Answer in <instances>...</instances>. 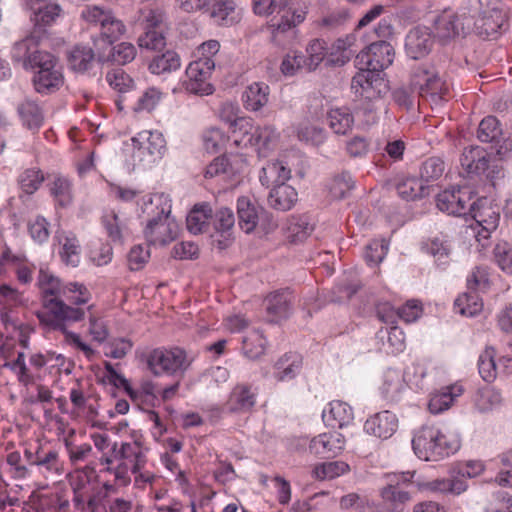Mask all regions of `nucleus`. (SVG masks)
I'll list each match as a JSON object with an SVG mask.
<instances>
[{
  "label": "nucleus",
  "mask_w": 512,
  "mask_h": 512,
  "mask_svg": "<svg viewBox=\"0 0 512 512\" xmlns=\"http://www.w3.org/2000/svg\"><path fill=\"white\" fill-rule=\"evenodd\" d=\"M19 114L23 119L24 123L32 128L38 127L43 124V117L41 111L34 102L26 101L22 103L18 108Z\"/></svg>",
  "instance_id": "56"
},
{
  "label": "nucleus",
  "mask_w": 512,
  "mask_h": 512,
  "mask_svg": "<svg viewBox=\"0 0 512 512\" xmlns=\"http://www.w3.org/2000/svg\"><path fill=\"white\" fill-rule=\"evenodd\" d=\"M314 231V223L307 215L291 216L286 224L285 236L289 243H303Z\"/></svg>",
  "instance_id": "24"
},
{
  "label": "nucleus",
  "mask_w": 512,
  "mask_h": 512,
  "mask_svg": "<svg viewBox=\"0 0 512 512\" xmlns=\"http://www.w3.org/2000/svg\"><path fill=\"white\" fill-rule=\"evenodd\" d=\"M58 320L61 324L60 328L47 329L62 332L65 336V341L67 344L72 345L77 349L81 350L88 359H91L94 356L95 351L88 344L84 343L78 334L67 330V326L69 324L78 322L79 320H69L64 318V316H59Z\"/></svg>",
  "instance_id": "44"
},
{
  "label": "nucleus",
  "mask_w": 512,
  "mask_h": 512,
  "mask_svg": "<svg viewBox=\"0 0 512 512\" xmlns=\"http://www.w3.org/2000/svg\"><path fill=\"white\" fill-rule=\"evenodd\" d=\"M237 212L239 226L245 233L252 232L260 222V208L258 209L245 197L238 199Z\"/></svg>",
  "instance_id": "33"
},
{
  "label": "nucleus",
  "mask_w": 512,
  "mask_h": 512,
  "mask_svg": "<svg viewBox=\"0 0 512 512\" xmlns=\"http://www.w3.org/2000/svg\"><path fill=\"white\" fill-rule=\"evenodd\" d=\"M356 38L354 35H347L345 38H339L333 44L331 62L338 66L346 64L351 57L355 54L352 47L355 45Z\"/></svg>",
  "instance_id": "43"
},
{
  "label": "nucleus",
  "mask_w": 512,
  "mask_h": 512,
  "mask_svg": "<svg viewBox=\"0 0 512 512\" xmlns=\"http://www.w3.org/2000/svg\"><path fill=\"white\" fill-rule=\"evenodd\" d=\"M155 206L158 210L146 225L144 235L149 244L166 245L173 241L178 234V225L170 219L171 206L162 195H154L149 203H145V211Z\"/></svg>",
  "instance_id": "2"
},
{
  "label": "nucleus",
  "mask_w": 512,
  "mask_h": 512,
  "mask_svg": "<svg viewBox=\"0 0 512 512\" xmlns=\"http://www.w3.org/2000/svg\"><path fill=\"white\" fill-rule=\"evenodd\" d=\"M445 171L444 161L439 157H430L422 163L420 169L421 180L426 182L438 180Z\"/></svg>",
  "instance_id": "54"
},
{
  "label": "nucleus",
  "mask_w": 512,
  "mask_h": 512,
  "mask_svg": "<svg viewBox=\"0 0 512 512\" xmlns=\"http://www.w3.org/2000/svg\"><path fill=\"white\" fill-rule=\"evenodd\" d=\"M462 392L463 390L460 386H450L441 392L433 394L428 403L429 411L433 414H438L450 408L455 397L461 395Z\"/></svg>",
  "instance_id": "38"
},
{
  "label": "nucleus",
  "mask_w": 512,
  "mask_h": 512,
  "mask_svg": "<svg viewBox=\"0 0 512 512\" xmlns=\"http://www.w3.org/2000/svg\"><path fill=\"white\" fill-rule=\"evenodd\" d=\"M194 358L180 347L156 348L147 356L148 369L155 375L183 376Z\"/></svg>",
  "instance_id": "4"
},
{
  "label": "nucleus",
  "mask_w": 512,
  "mask_h": 512,
  "mask_svg": "<svg viewBox=\"0 0 512 512\" xmlns=\"http://www.w3.org/2000/svg\"><path fill=\"white\" fill-rule=\"evenodd\" d=\"M449 87L437 72L433 78V84L430 85L419 94V96L430 103L431 106H438L447 101Z\"/></svg>",
  "instance_id": "40"
},
{
  "label": "nucleus",
  "mask_w": 512,
  "mask_h": 512,
  "mask_svg": "<svg viewBox=\"0 0 512 512\" xmlns=\"http://www.w3.org/2000/svg\"><path fill=\"white\" fill-rule=\"evenodd\" d=\"M133 149L137 150L139 160L147 152L150 155L161 154L166 141L160 130H140L131 138Z\"/></svg>",
  "instance_id": "17"
},
{
  "label": "nucleus",
  "mask_w": 512,
  "mask_h": 512,
  "mask_svg": "<svg viewBox=\"0 0 512 512\" xmlns=\"http://www.w3.org/2000/svg\"><path fill=\"white\" fill-rule=\"evenodd\" d=\"M211 17L220 25L230 26L240 20V15L236 11L233 0H224L216 2L211 11Z\"/></svg>",
  "instance_id": "39"
},
{
  "label": "nucleus",
  "mask_w": 512,
  "mask_h": 512,
  "mask_svg": "<svg viewBox=\"0 0 512 512\" xmlns=\"http://www.w3.org/2000/svg\"><path fill=\"white\" fill-rule=\"evenodd\" d=\"M181 66L180 56L172 50L155 56L149 65V69L153 74L170 73L179 69Z\"/></svg>",
  "instance_id": "42"
},
{
  "label": "nucleus",
  "mask_w": 512,
  "mask_h": 512,
  "mask_svg": "<svg viewBox=\"0 0 512 512\" xmlns=\"http://www.w3.org/2000/svg\"><path fill=\"white\" fill-rule=\"evenodd\" d=\"M490 157L479 147L465 148L460 162L462 169L468 177L481 176L489 168Z\"/></svg>",
  "instance_id": "21"
},
{
  "label": "nucleus",
  "mask_w": 512,
  "mask_h": 512,
  "mask_svg": "<svg viewBox=\"0 0 512 512\" xmlns=\"http://www.w3.org/2000/svg\"><path fill=\"white\" fill-rule=\"evenodd\" d=\"M234 144L255 148L260 157H266L272 149L273 141L270 138L269 130H232Z\"/></svg>",
  "instance_id": "16"
},
{
  "label": "nucleus",
  "mask_w": 512,
  "mask_h": 512,
  "mask_svg": "<svg viewBox=\"0 0 512 512\" xmlns=\"http://www.w3.org/2000/svg\"><path fill=\"white\" fill-rule=\"evenodd\" d=\"M219 117L226 125L238 126L239 128L251 126V119L248 117H239L238 108L232 103H224L221 106L219 110Z\"/></svg>",
  "instance_id": "53"
},
{
  "label": "nucleus",
  "mask_w": 512,
  "mask_h": 512,
  "mask_svg": "<svg viewBox=\"0 0 512 512\" xmlns=\"http://www.w3.org/2000/svg\"><path fill=\"white\" fill-rule=\"evenodd\" d=\"M38 284L42 295L43 310L37 311L36 316L40 324L45 328H60L59 316L69 320H83L86 312L79 307H73L64 302L62 296L68 290L62 287L58 278L41 270Z\"/></svg>",
  "instance_id": "1"
},
{
  "label": "nucleus",
  "mask_w": 512,
  "mask_h": 512,
  "mask_svg": "<svg viewBox=\"0 0 512 512\" xmlns=\"http://www.w3.org/2000/svg\"><path fill=\"white\" fill-rule=\"evenodd\" d=\"M43 181L44 175L41 171L35 169L25 170L19 178L21 189L27 194H33L37 191Z\"/></svg>",
  "instance_id": "59"
},
{
  "label": "nucleus",
  "mask_w": 512,
  "mask_h": 512,
  "mask_svg": "<svg viewBox=\"0 0 512 512\" xmlns=\"http://www.w3.org/2000/svg\"><path fill=\"white\" fill-rule=\"evenodd\" d=\"M69 67L76 72H86L94 64L95 52L87 45H75L67 55Z\"/></svg>",
  "instance_id": "32"
},
{
  "label": "nucleus",
  "mask_w": 512,
  "mask_h": 512,
  "mask_svg": "<svg viewBox=\"0 0 512 512\" xmlns=\"http://www.w3.org/2000/svg\"><path fill=\"white\" fill-rule=\"evenodd\" d=\"M398 419L390 411H382L368 418L364 424L365 431L380 439L390 438L397 430Z\"/></svg>",
  "instance_id": "18"
},
{
  "label": "nucleus",
  "mask_w": 512,
  "mask_h": 512,
  "mask_svg": "<svg viewBox=\"0 0 512 512\" xmlns=\"http://www.w3.org/2000/svg\"><path fill=\"white\" fill-rule=\"evenodd\" d=\"M64 83V77L57 66L38 70L33 77L35 90L41 94H51L60 89Z\"/></svg>",
  "instance_id": "25"
},
{
  "label": "nucleus",
  "mask_w": 512,
  "mask_h": 512,
  "mask_svg": "<svg viewBox=\"0 0 512 512\" xmlns=\"http://www.w3.org/2000/svg\"><path fill=\"white\" fill-rule=\"evenodd\" d=\"M92 308V305L87 307V311L89 312L88 332L92 336L94 341L102 343L107 339L109 335V330L104 320L92 314Z\"/></svg>",
  "instance_id": "60"
},
{
  "label": "nucleus",
  "mask_w": 512,
  "mask_h": 512,
  "mask_svg": "<svg viewBox=\"0 0 512 512\" xmlns=\"http://www.w3.org/2000/svg\"><path fill=\"white\" fill-rule=\"evenodd\" d=\"M54 239L61 246L59 251L62 261L66 265L77 267L80 263V244L77 237L73 233L65 231H57Z\"/></svg>",
  "instance_id": "26"
},
{
  "label": "nucleus",
  "mask_w": 512,
  "mask_h": 512,
  "mask_svg": "<svg viewBox=\"0 0 512 512\" xmlns=\"http://www.w3.org/2000/svg\"><path fill=\"white\" fill-rule=\"evenodd\" d=\"M269 86L263 82H255L249 85L242 96L244 107L250 111H259L269 99Z\"/></svg>",
  "instance_id": "30"
},
{
  "label": "nucleus",
  "mask_w": 512,
  "mask_h": 512,
  "mask_svg": "<svg viewBox=\"0 0 512 512\" xmlns=\"http://www.w3.org/2000/svg\"><path fill=\"white\" fill-rule=\"evenodd\" d=\"M80 17L89 27L99 30L100 40L107 45H112L126 33L125 24L110 9L87 5L82 9Z\"/></svg>",
  "instance_id": "3"
},
{
  "label": "nucleus",
  "mask_w": 512,
  "mask_h": 512,
  "mask_svg": "<svg viewBox=\"0 0 512 512\" xmlns=\"http://www.w3.org/2000/svg\"><path fill=\"white\" fill-rule=\"evenodd\" d=\"M495 350L487 347L479 356L478 370L482 379L488 383L493 382L497 377V366L495 363Z\"/></svg>",
  "instance_id": "48"
},
{
  "label": "nucleus",
  "mask_w": 512,
  "mask_h": 512,
  "mask_svg": "<svg viewBox=\"0 0 512 512\" xmlns=\"http://www.w3.org/2000/svg\"><path fill=\"white\" fill-rule=\"evenodd\" d=\"M212 213L213 211L209 204L195 205L186 219L189 232L195 235L205 232L208 228V220L212 217Z\"/></svg>",
  "instance_id": "35"
},
{
  "label": "nucleus",
  "mask_w": 512,
  "mask_h": 512,
  "mask_svg": "<svg viewBox=\"0 0 512 512\" xmlns=\"http://www.w3.org/2000/svg\"><path fill=\"white\" fill-rule=\"evenodd\" d=\"M388 244L385 240H374L366 246L365 260L371 266L378 265L385 257Z\"/></svg>",
  "instance_id": "61"
},
{
  "label": "nucleus",
  "mask_w": 512,
  "mask_h": 512,
  "mask_svg": "<svg viewBox=\"0 0 512 512\" xmlns=\"http://www.w3.org/2000/svg\"><path fill=\"white\" fill-rule=\"evenodd\" d=\"M39 38V35L33 33L16 42L12 49L13 59L17 62H23L24 65H27L30 57H32L33 51L38 47Z\"/></svg>",
  "instance_id": "47"
},
{
  "label": "nucleus",
  "mask_w": 512,
  "mask_h": 512,
  "mask_svg": "<svg viewBox=\"0 0 512 512\" xmlns=\"http://www.w3.org/2000/svg\"><path fill=\"white\" fill-rule=\"evenodd\" d=\"M53 179L50 187L51 194L60 206H68L72 202L71 183L62 176H55Z\"/></svg>",
  "instance_id": "51"
},
{
  "label": "nucleus",
  "mask_w": 512,
  "mask_h": 512,
  "mask_svg": "<svg viewBox=\"0 0 512 512\" xmlns=\"http://www.w3.org/2000/svg\"><path fill=\"white\" fill-rule=\"evenodd\" d=\"M49 222L42 216L38 215L28 223V231L31 238L37 243H44L48 240Z\"/></svg>",
  "instance_id": "57"
},
{
  "label": "nucleus",
  "mask_w": 512,
  "mask_h": 512,
  "mask_svg": "<svg viewBox=\"0 0 512 512\" xmlns=\"http://www.w3.org/2000/svg\"><path fill=\"white\" fill-rule=\"evenodd\" d=\"M472 191L468 187H453L439 193L436 205L439 210L449 215L462 216L468 213Z\"/></svg>",
  "instance_id": "12"
},
{
  "label": "nucleus",
  "mask_w": 512,
  "mask_h": 512,
  "mask_svg": "<svg viewBox=\"0 0 512 512\" xmlns=\"http://www.w3.org/2000/svg\"><path fill=\"white\" fill-rule=\"evenodd\" d=\"M345 443V437L340 432H326L310 441L309 450L320 458H333L343 451Z\"/></svg>",
  "instance_id": "14"
},
{
  "label": "nucleus",
  "mask_w": 512,
  "mask_h": 512,
  "mask_svg": "<svg viewBox=\"0 0 512 512\" xmlns=\"http://www.w3.org/2000/svg\"><path fill=\"white\" fill-rule=\"evenodd\" d=\"M113 458L116 460H123V465L130 468L132 473H138L145 464V455L142 452L140 445L134 443H122L120 449L117 450V443L112 447Z\"/></svg>",
  "instance_id": "22"
},
{
  "label": "nucleus",
  "mask_w": 512,
  "mask_h": 512,
  "mask_svg": "<svg viewBox=\"0 0 512 512\" xmlns=\"http://www.w3.org/2000/svg\"><path fill=\"white\" fill-rule=\"evenodd\" d=\"M412 446L415 454L425 461H438L458 449L457 443H450L434 427H423L414 436Z\"/></svg>",
  "instance_id": "5"
},
{
  "label": "nucleus",
  "mask_w": 512,
  "mask_h": 512,
  "mask_svg": "<svg viewBox=\"0 0 512 512\" xmlns=\"http://www.w3.org/2000/svg\"><path fill=\"white\" fill-rule=\"evenodd\" d=\"M359 117L360 113L356 115L346 107L331 109L327 114V121L330 128H351L355 123V117Z\"/></svg>",
  "instance_id": "50"
},
{
  "label": "nucleus",
  "mask_w": 512,
  "mask_h": 512,
  "mask_svg": "<svg viewBox=\"0 0 512 512\" xmlns=\"http://www.w3.org/2000/svg\"><path fill=\"white\" fill-rule=\"evenodd\" d=\"M379 80V73L367 67L361 68L352 78L351 89L359 96L370 98L372 96L370 90L373 89L374 84Z\"/></svg>",
  "instance_id": "37"
},
{
  "label": "nucleus",
  "mask_w": 512,
  "mask_h": 512,
  "mask_svg": "<svg viewBox=\"0 0 512 512\" xmlns=\"http://www.w3.org/2000/svg\"><path fill=\"white\" fill-rule=\"evenodd\" d=\"M162 93L156 88H148L143 95L137 100L132 109L138 111H152L161 99Z\"/></svg>",
  "instance_id": "62"
},
{
  "label": "nucleus",
  "mask_w": 512,
  "mask_h": 512,
  "mask_svg": "<svg viewBox=\"0 0 512 512\" xmlns=\"http://www.w3.org/2000/svg\"><path fill=\"white\" fill-rule=\"evenodd\" d=\"M302 365V358L297 353L289 352L280 357L274 367L277 370L275 378L284 381L294 378Z\"/></svg>",
  "instance_id": "36"
},
{
  "label": "nucleus",
  "mask_w": 512,
  "mask_h": 512,
  "mask_svg": "<svg viewBox=\"0 0 512 512\" xmlns=\"http://www.w3.org/2000/svg\"><path fill=\"white\" fill-rule=\"evenodd\" d=\"M468 212L475 221L476 227L481 228L475 234L478 241L481 238H488L489 234L499 225L500 208L497 205H493L487 198H480L469 204Z\"/></svg>",
  "instance_id": "9"
},
{
  "label": "nucleus",
  "mask_w": 512,
  "mask_h": 512,
  "mask_svg": "<svg viewBox=\"0 0 512 512\" xmlns=\"http://www.w3.org/2000/svg\"><path fill=\"white\" fill-rule=\"evenodd\" d=\"M437 72L436 68L429 64L415 67L411 74V88L417 91L418 94L422 93L430 83L433 84V78Z\"/></svg>",
  "instance_id": "45"
},
{
  "label": "nucleus",
  "mask_w": 512,
  "mask_h": 512,
  "mask_svg": "<svg viewBox=\"0 0 512 512\" xmlns=\"http://www.w3.org/2000/svg\"><path fill=\"white\" fill-rule=\"evenodd\" d=\"M322 418L326 425L332 428H342L353 420V410L343 401H332L329 409L324 410Z\"/></svg>",
  "instance_id": "28"
},
{
  "label": "nucleus",
  "mask_w": 512,
  "mask_h": 512,
  "mask_svg": "<svg viewBox=\"0 0 512 512\" xmlns=\"http://www.w3.org/2000/svg\"><path fill=\"white\" fill-rule=\"evenodd\" d=\"M102 224L113 241H120L122 239L123 224L114 211L106 212L102 216Z\"/></svg>",
  "instance_id": "63"
},
{
  "label": "nucleus",
  "mask_w": 512,
  "mask_h": 512,
  "mask_svg": "<svg viewBox=\"0 0 512 512\" xmlns=\"http://www.w3.org/2000/svg\"><path fill=\"white\" fill-rule=\"evenodd\" d=\"M73 504L81 512L105 511L106 491L91 488L88 480L79 481L73 487Z\"/></svg>",
  "instance_id": "10"
},
{
  "label": "nucleus",
  "mask_w": 512,
  "mask_h": 512,
  "mask_svg": "<svg viewBox=\"0 0 512 512\" xmlns=\"http://www.w3.org/2000/svg\"><path fill=\"white\" fill-rule=\"evenodd\" d=\"M256 403V394L251 386L238 384L231 392L229 399L230 410L246 412L251 410Z\"/></svg>",
  "instance_id": "34"
},
{
  "label": "nucleus",
  "mask_w": 512,
  "mask_h": 512,
  "mask_svg": "<svg viewBox=\"0 0 512 512\" xmlns=\"http://www.w3.org/2000/svg\"><path fill=\"white\" fill-rule=\"evenodd\" d=\"M291 177V170L281 161H270L261 169L260 182L266 187L286 183Z\"/></svg>",
  "instance_id": "31"
},
{
  "label": "nucleus",
  "mask_w": 512,
  "mask_h": 512,
  "mask_svg": "<svg viewBox=\"0 0 512 512\" xmlns=\"http://www.w3.org/2000/svg\"><path fill=\"white\" fill-rule=\"evenodd\" d=\"M394 49L386 40L371 43L357 55L359 64L379 73L393 62Z\"/></svg>",
  "instance_id": "11"
},
{
  "label": "nucleus",
  "mask_w": 512,
  "mask_h": 512,
  "mask_svg": "<svg viewBox=\"0 0 512 512\" xmlns=\"http://www.w3.org/2000/svg\"><path fill=\"white\" fill-rule=\"evenodd\" d=\"M476 137L501 157L512 152V130H476Z\"/></svg>",
  "instance_id": "20"
},
{
  "label": "nucleus",
  "mask_w": 512,
  "mask_h": 512,
  "mask_svg": "<svg viewBox=\"0 0 512 512\" xmlns=\"http://www.w3.org/2000/svg\"><path fill=\"white\" fill-rule=\"evenodd\" d=\"M433 44L434 38L428 28L415 27L405 38V51L410 58L417 60L428 55Z\"/></svg>",
  "instance_id": "15"
},
{
  "label": "nucleus",
  "mask_w": 512,
  "mask_h": 512,
  "mask_svg": "<svg viewBox=\"0 0 512 512\" xmlns=\"http://www.w3.org/2000/svg\"><path fill=\"white\" fill-rule=\"evenodd\" d=\"M292 295L287 289L277 290L266 296L264 305L273 322L286 319L291 313Z\"/></svg>",
  "instance_id": "19"
},
{
  "label": "nucleus",
  "mask_w": 512,
  "mask_h": 512,
  "mask_svg": "<svg viewBox=\"0 0 512 512\" xmlns=\"http://www.w3.org/2000/svg\"><path fill=\"white\" fill-rule=\"evenodd\" d=\"M279 18L274 17L268 26L271 40L276 45H284L286 38L294 35V29L306 18V8H294L283 2L277 10Z\"/></svg>",
  "instance_id": "7"
},
{
  "label": "nucleus",
  "mask_w": 512,
  "mask_h": 512,
  "mask_svg": "<svg viewBox=\"0 0 512 512\" xmlns=\"http://www.w3.org/2000/svg\"><path fill=\"white\" fill-rule=\"evenodd\" d=\"M139 46L148 50H162L166 40L162 30L148 29L138 39Z\"/></svg>",
  "instance_id": "58"
},
{
  "label": "nucleus",
  "mask_w": 512,
  "mask_h": 512,
  "mask_svg": "<svg viewBox=\"0 0 512 512\" xmlns=\"http://www.w3.org/2000/svg\"><path fill=\"white\" fill-rule=\"evenodd\" d=\"M214 68V60L208 57H199L197 60L191 62L185 72L186 78L188 79L184 81L186 90L200 95L211 94L213 87L208 82V79Z\"/></svg>",
  "instance_id": "8"
},
{
  "label": "nucleus",
  "mask_w": 512,
  "mask_h": 512,
  "mask_svg": "<svg viewBox=\"0 0 512 512\" xmlns=\"http://www.w3.org/2000/svg\"><path fill=\"white\" fill-rule=\"evenodd\" d=\"M106 81L120 95L116 100L119 110H123L130 100V92L134 88L133 79L121 68H116L106 74Z\"/></svg>",
  "instance_id": "23"
},
{
  "label": "nucleus",
  "mask_w": 512,
  "mask_h": 512,
  "mask_svg": "<svg viewBox=\"0 0 512 512\" xmlns=\"http://www.w3.org/2000/svg\"><path fill=\"white\" fill-rule=\"evenodd\" d=\"M296 190L287 183L276 184L268 195V204L279 211L290 210L297 202Z\"/></svg>",
  "instance_id": "27"
},
{
  "label": "nucleus",
  "mask_w": 512,
  "mask_h": 512,
  "mask_svg": "<svg viewBox=\"0 0 512 512\" xmlns=\"http://www.w3.org/2000/svg\"><path fill=\"white\" fill-rule=\"evenodd\" d=\"M307 56L304 55L306 70L314 71L324 60L326 55L325 42L319 39L312 40L306 49Z\"/></svg>",
  "instance_id": "49"
},
{
  "label": "nucleus",
  "mask_w": 512,
  "mask_h": 512,
  "mask_svg": "<svg viewBox=\"0 0 512 512\" xmlns=\"http://www.w3.org/2000/svg\"><path fill=\"white\" fill-rule=\"evenodd\" d=\"M354 187V181L352 180L349 173H341L335 176L330 185L329 192L332 198L342 199L346 197L347 193Z\"/></svg>",
  "instance_id": "55"
},
{
  "label": "nucleus",
  "mask_w": 512,
  "mask_h": 512,
  "mask_svg": "<svg viewBox=\"0 0 512 512\" xmlns=\"http://www.w3.org/2000/svg\"><path fill=\"white\" fill-rule=\"evenodd\" d=\"M472 24V20L466 15V13H455L451 10H444L435 21L436 35L441 40H450L460 35V33H466Z\"/></svg>",
  "instance_id": "13"
},
{
  "label": "nucleus",
  "mask_w": 512,
  "mask_h": 512,
  "mask_svg": "<svg viewBox=\"0 0 512 512\" xmlns=\"http://www.w3.org/2000/svg\"><path fill=\"white\" fill-rule=\"evenodd\" d=\"M398 195L407 201H413L429 195V187L416 178H406L396 185Z\"/></svg>",
  "instance_id": "41"
},
{
  "label": "nucleus",
  "mask_w": 512,
  "mask_h": 512,
  "mask_svg": "<svg viewBox=\"0 0 512 512\" xmlns=\"http://www.w3.org/2000/svg\"><path fill=\"white\" fill-rule=\"evenodd\" d=\"M29 8L33 12L30 19L39 32L51 25L61 11L58 4L47 3L46 1L39 4H32Z\"/></svg>",
  "instance_id": "29"
},
{
  "label": "nucleus",
  "mask_w": 512,
  "mask_h": 512,
  "mask_svg": "<svg viewBox=\"0 0 512 512\" xmlns=\"http://www.w3.org/2000/svg\"><path fill=\"white\" fill-rule=\"evenodd\" d=\"M348 469L349 466L342 461L326 462L317 465L313 470V474L318 480L333 479L344 474Z\"/></svg>",
  "instance_id": "52"
},
{
  "label": "nucleus",
  "mask_w": 512,
  "mask_h": 512,
  "mask_svg": "<svg viewBox=\"0 0 512 512\" xmlns=\"http://www.w3.org/2000/svg\"><path fill=\"white\" fill-rule=\"evenodd\" d=\"M494 257L503 271L512 274V246L509 243H498L494 248Z\"/></svg>",
  "instance_id": "64"
},
{
  "label": "nucleus",
  "mask_w": 512,
  "mask_h": 512,
  "mask_svg": "<svg viewBox=\"0 0 512 512\" xmlns=\"http://www.w3.org/2000/svg\"><path fill=\"white\" fill-rule=\"evenodd\" d=\"M242 344L244 355L255 360L264 354L266 340L259 331L255 330L243 337Z\"/></svg>",
  "instance_id": "46"
},
{
  "label": "nucleus",
  "mask_w": 512,
  "mask_h": 512,
  "mask_svg": "<svg viewBox=\"0 0 512 512\" xmlns=\"http://www.w3.org/2000/svg\"><path fill=\"white\" fill-rule=\"evenodd\" d=\"M414 472H405L400 475H388L387 484L381 488L380 496L384 506L390 512H403L406 505L412 500L411 492L405 485L411 482Z\"/></svg>",
  "instance_id": "6"
}]
</instances>
